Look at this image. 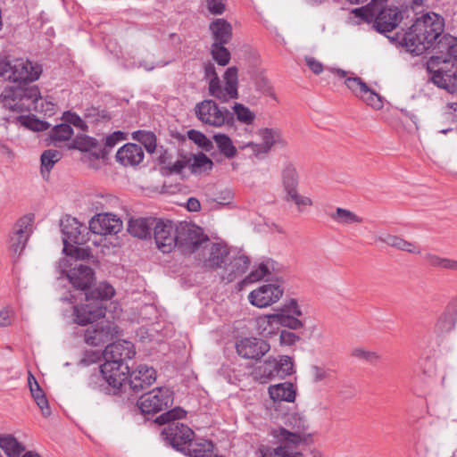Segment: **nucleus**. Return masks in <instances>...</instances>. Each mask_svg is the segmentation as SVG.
Here are the masks:
<instances>
[{"instance_id": "nucleus-38", "label": "nucleus", "mask_w": 457, "mask_h": 457, "mask_svg": "<svg viewBox=\"0 0 457 457\" xmlns=\"http://www.w3.org/2000/svg\"><path fill=\"white\" fill-rule=\"evenodd\" d=\"M212 168V160L204 154H198L189 157V170L192 173H203Z\"/></svg>"}, {"instance_id": "nucleus-63", "label": "nucleus", "mask_w": 457, "mask_h": 457, "mask_svg": "<svg viewBox=\"0 0 457 457\" xmlns=\"http://www.w3.org/2000/svg\"><path fill=\"white\" fill-rule=\"evenodd\" d=\"M85 120L87 123H96L99 120L100 113L96 108H87L84 114Z\"/></svg>"}, {"instance_id": "nucleus-62", "label": "nucleus", "mask_w": 457, "mask_h": 457, "mask_svg": "<svg viewBox=\"0 0 457 457\" xmlns=\"http://www.w3.org/2000/svg\"><path fill=\"white\" fill-rule=\"evenodd\" d=\"M187 168L189 170V158H181L172 163L170 167V172L180 174Z\"/></svg>"}, {"instance_id": "nucleus-23", "label": "nucleus", "mask_w": 457, "mask_h": 457, "mask_svg": "<svg viewBox=\"0 0 457 457\" xmlns=\"http://www.w3.org/2000/svg\"><path fill=\"white\" fill-rule=\"evenodd\" d=\"M66 276L75 288L85 292L88 291V288L95 280L93 270L89 266L83 264H75L67 272Z\"/></svg>"}, {"instance_id": "nucleus-4", "label": "nucleus", "mask_w": 457, "mask_h": 457, "mask_svg": "<svg viewBox=\"0 0 457 457\" xmlns=\"http://www.w3.org/2000/svg\"><path fill=\"white\" fill-rule=\"evenodd\" d=\"M185 416L186 411L180 407H176L156 418V422L160 425L169 423L162 433L170 444L180 451H185L186 448L184 446L191 443L195 435L189 427L174 421Z\"/></svg>"}, {"instance_id": "nucleus-3", "label": "nucleus", "mask_w": 457, "mask_h": 457, "mask_svg": "<svg viewBox=\"0 0 457 457\" xmlns=\"http://www.w3.org/2000/svg\"><path fill=\"white\" fill-rule=\"evenodd\" d=\"M4 106L17 112H43V100L37 86L7 87L0 95Z\"/></svg>"}, {"instance_id": "nucleus-47", "label": "nucleus", "mask_w": 457, "mask_h": 457, "mask_svg": "<svg viewBox=\"0 0 457 457\" xmlns=\"http://www.w3.org/2000/svg\"><path fill=\"white\" fill-rule=\"evenodd\" d=\"M359 98L376 110H379L383 107L381 97L369 87Z\"/></svg>"}, {"instance_id": "nucleus-35", "label": "nucleus", "mask_w": 457, "mask_h": 457, "mask_svg": "<svg viewBox=\"0 0 457 457\" xmlns=\"http://www.w3.org/2000/svg\"><path fill=\"white\" fill-rule=\"evenodd\" d=\"M423 259L425 262L432 268L457 270V260L441 257L430 252L426 253Z\"/></svg>"}, {"instance_id": "nucleus-60", "label": "nucleus", "mask_w": 457, "mask_h": 457, "mask_svg": "<svg viewBox=\"0 0 457 457\" xmlns=\"http://www.w3.org/2000/svg\"><path fill=\"white\" fill-rule=\"evenodd\" d=\"M85 342L87 345L96 346L101 345V339H99V334L96 328H87L85 332Z\"/></svg>"}, {"instance_id": "nucleus-48", "label": "nucleus", "mask_w": 457, "mask_h": 457, "mask_svg": "<svg viewBox=\"0 0 457 457\" xmlns=\"http://www.w3.org/2000/svg\"><path fill=\"white\" fill-rule=\"evenodd\" d=\"M345 84L357 97H360L368 87V85L359 77H347Z\"/></svg>"}, {"instance_id": "nucleus-51", "label": "nucleus", "mask_w": 457, "mask_h": 457, "mask_svg": "<svg viewBox=\"0 0 457 457\" xmlns=\"http://www.w3.org/2000/svg\"><path fill=\"white\" fill-rule=\"evenodd\" d=\"M63 119L66 121V123L69 125L72 124L73 126H75L84 131L87 129L86 120L81 119L79 115H77L74 112H65L63 114Z\"/></svg>"}, {"instance_id": "nucleus-10", "label": "nucleus", "mask_w": 457, "mask_h": 457, "mask_svg": "<svg viewBox=\"0 0 457 457\" xmlns=\"http://www.w3.org/2000/svg\"><path fill=\"white\" fill-rule=\"evenodd\" d=\"M195 112L198 120L212 127H221L233 120L232 113L227 108H220L212 100L197 104Z\"/></svg>"}, {"instance_id": "nucleus-27", "label": "nucleus", "mask_w": 457, "mask_h": 457, "mask_svg": "<svg viewBox=\"0 0 457 457\" xmlns=\"http://www.w3.org/2000/svg\"><path fill=\"white\" fill-rule=\"evenodd\" d=\"M257 324L262 332L267 331L268 334L271 333V330H268V327H271L273 324L280 325L291 330H298L302 328V324L300 322L285 317L282 314L276 313L259 317L257 319Z\"/></svg>"}, {"instance_id": "nucleus-41", "label": "nucleus", "mask_w": 457, "mask_h": 457, "mask_svg": "<svg viewBox=\"0 0 457 457\" xmlns=\"http://www.w3.org/2000/svg\"><path fill=\"white\" fill-rule=\"evenodd\" d=\"M213 139L222 154L227 158H233L237 154V148L234 146L232 140L225 134H216Z\"/></svg>"}, {"instance_id": "nucleus-13", "label": "nucleus", "mask_w": 457, "mask_h": 457, "mask_svg": "<svg viewBox=\"0 0 457 457\" xmlns=\"http://www.w3.org/2000/svg\"><path fill=\"white\" fill-rule=\"evenodd\" d=\"M258 135L262 143L250 142L244 146V148H250L256 156L270 153L272 147L286 148L288 145L287 140L278 128L260 129Z\"/></svg>"}, {"instance_id": "nucleus-39", "label": "nucleus", "mask_w": 457, "mask_h": 457, "mask_svg": "<svg viewBox=\"0 0 457 457\" xmlns=\"http://www.w3.org/2000/svg\"><path fill=\"white\" fill-rule=\"evenodd\" d=\"M276 314H282L285 317L296 320L302 324V328L303 327V322L298 319V317L303 315V312L297 301L294 298L285 302V303L278 310Z\"/></svg>"}, {"instance_id": "nucleus-59", "label": "nucleus", "mask_w": 457, "mask_h": 457, "mask_svg": "<svg viewBox=\"0 0 457 457\" xmlns=\"http://www.w3.org/2000/svg\"><path fill=\"white\" fill-rule=\"evenodd\" d=\"M207 8L212 14H221L225 11V0H206Z\"/></svg>"}, {"instance_id": "nucleus-45", "label": "nucleus", "mask_w": 457, "mask_h": 457, "mask_svg": "<svg viewBox=\"0 0 457 457\" xmlns=\"http://www.w3.org/2000/svg\"><path fill=\"white\" fill-rule=\"evenodd\" d=\"M223 45L221 43H213L212 46V58L221 66L227 65L230 60V54Z\"/></svg>"}, {"instance_id": "nucleus-46", "label": "nucleus", "mask_w": 457, "mask_h": 457, "mask_svg": "<svg viewBox=\"0 0 457 457\" xmlns=\"http://www.w3.org/2000/svg\"><path fill=\"white\" fill-rule=\"evenodd\" d=\"M234 112L237 115V119L245 124L250 125L255 119V114L248 107L242 104L236 103L233 106Z\"/></svg>"}, {"instance_id": "nucleus-52", "label": "nucleus", "mask_w": 457, "mask_h": 457, "mask_svg": "<svg viewBox=\"0 0 457 457\" xmlns=\"http://www.w3.org/2000/svg\"><path fill=\"white\" fill-rule=\"evenodd\" d=\"M299 340L300 337L290 330L282 329L279 333V342L282 345H293Z\"/></svg>"}, {"instance_id": "nucleus-6", "label": "nucleus", "mask_w": 457, "mask_h": 457, "mask_svg": "<svg viewBox=\"0 0 457 457\" xmlns=\"http://www.w3.org/2000/svg\"><path fill=\"white\" fill-rule=\"evenodd\" d=\"M205 77L209 80V94L221 102H228L238 97L237 91V69L229 67L224 73L225 86H222L220 78L212 63L209 62L204 66Z\"/></svg>"}, {"instance_id": "nucleus-26", "label": "nucleus", "mask_w": 457, "mask_h": 457, "mask_svg": "<svg viewBox=\"0 0 457 457\" xmlns=\"http://www.w3.org/2000/svg\"><path fill=\"white\" fill-rule=\"evenodd\" d=\"M402 19L397 8H385L378 14L374 27L381 33L390 32L395 29Z\"/></svg>"}, {"instance_id": "nucleus-33", "label": "nucleus", "mask_w": 457, "mask_h": 457, "mask_svg": "<svg viewBox=\"0 0 457 457\" xmlns=\"http://www.w3.org/2000/svg\"><path fill=\"white\" fill-rule=\"evenodd\" d=\"M0 448L8 457H20L25 451V446L12 435H0Z\"/></svg>"}, {"instance_id": "nucleus-50", "label": "nucleus", "mask_w": 457, "mask_h": 457, "mask_svg": "<svg viewBox=\"0 0 457 457\" xmlns=\"http://www.w3.org/2000/svg\"><path fill=\"white\" fill-rule=\"evenodd\" d=\"M188 137L197 144L199 146L205 150H210L212 145V141L205 137L203 133L196 130L188 131Z\"/></svg>"}, {"instance_id": "nucleus-43", "label": "nucleus", "mask_w": 457, "mask_h": 457, "mask_svg": "<svg viewBox=\"0 0 457 457\" xmlns=\"http://www.w3.org/2000/svg\"><path fill=\"white\" fill-rule=\"evenodd\" d=\"M95 328L99 334L101 344H104L121 335V329L114 323H106L105 325Z\"/></svg>"}, {"instance_id": "nucleus-29", "label": "nucleus", "mask_w": 457, "mask_h": 457, "mask_svg": "<svg viewBox=\"0 0 457 457\" xmlns=\"http://www.w3.org/2000/svg\"><path fill=\"white\" fill-rule=\"evenodd\" d=\"M156 220L154 218L130 219L128 231L135 237L146 238L150 236L152 228L154 229Z\"/></svg>"}, {"instance_id": "nucleus-1", "label": "nucleus", "mask_w": 457, "mask_h": 457, "mask_svg": "<svg viewBox=\"0 0 457 457\" xmlns=\"http://www.w3.org/2000/svg\"><path fill=\"white\" fill-rule=\"evenodd\" d=\"M444 19L435 12L418 18L405 33L403 42L407 51L415 55L432 47L444 31Z\"/></svg>"}, {"instance_id": "nucleus-9", "label": "nucleus", "mask_w": 457, "mask_h": 457, "mask_svg": "<svg viewBox=\"0 0 457 457\" xmlns=\"http://www.w3.org/2000/svg\"><path fill=\"white\" fill-rule=\"evenodd\" d=\"M178 245L184 253H192L209 241L202 228L188 222H178Z\"/></svg>"}, {"instance_id": "nucleus-53", "label": "nucleus", "mask_w": 457, "mask_h": 457, "mask_svg": "<svg viewBox=\"0 0 457 457\" xmlns=\"http://www.w3.org/2000/svg\"><path fill=\"white\" fill-rule=\"evenodd\" d=\"M353 356L360 359H364L370 362L377 361L380 359V356L376 352L366 351L362 348H356L353 351Z\"/></svg>"}, {"instance_id": "nucleus-11", "label": "nucleus", "mask_w": 457, "mask_h": 457, "mask_svg": "<svg viewBox=\"0 0 457 457\" xmlns=\"http://www.w3.org/2000/svg\"><path fill=\"white\" fill-rule=\"evenodd\" d=\"M173 403V393L168 387H158L143 395L138 402L142 412L156 413L170 407Z\"/></svg>"}, {"instance_id": "nucleus-64", "label": "nucleus", "mask_w": 457, "mask_h": 457, "mask_svg": "<svg viewBox=\"0 0 457 457\" xmlns=\"http://www.w3.org/2000/svg\"><path fill=\"white\" fill-rule=\"evenodd\" d=\"M26 126L36 131H42L48 129L46 122L32 119L27 120Z\"/></svg>"}, {"instance_id": "nucleus-2", "label": "nucleus", "mask_w": 457, "mask_h": 457, "mask_svg": "<svg viewBox=\"0 0 457 457\" xmlns=\"http://www.w3.org/2000/svg\"><path fill=\"white\" fill-rule=\"evenodd\" d=\"M85 303L74 306V321L85 326L104 316L105 308L102 301L114 295V288L107 283H100L94 289L82 293Z\"/></svg>"}, {"instance_id": "nucleus-61", "label": "nucleus", "mask_w": 457, "mask_h": 457, "mask_svg": "<svg viewBox=\"0 0 457 457\" xmlns=\"http://www.w3.org/2000/svg\"><path fill=\"white\" fill-rule=\"evenodd\" d=\"M306 65L314 74H320L324 68L322 63L312 56L304 57Z\"/></svg>"}, {"instance_id": "nucleus-36", "label": "nucleus", "mask_w": 457, "mask_h": 457, "mask_svg": "<svg viewBox=\"0 0 457 457\" xmlns=\"http://www.w3.org/2000/svg\"><path fill=\"white\" fill-rule=\"evenodd\" d=\"M330 218L335 222L341 225H351L362 222V219L354 212L341 207H337L336 211L330 214Z\"/></svg>"}, {"instance_id": "nucleus-34", "label": "nucleus", "mask_w": 457, "mask_h": 457, "mask_svg": "<svg viewBox=\"0 0 457 457\" xmlns=\"http://www.w3.org/2000/svg\"><path fill=\"white\" fill-rule=\"evenodd\" d=\"M187 455L189 457H212L213 453V444L212 441L200 439L191 441L187 445Z\"/></svg>"}, {"instance_id": "nucleus-12", "label": "nucleus", "mask_w": 457, "mask_h": 457, "mask_svg": "<svg viewBox=\"0 0 457 457\" xmlns=\"http://www.w3.org/2000/svg\"><path fill=\"white\" fill-rule=\"evenodd\" d=\"M284 291L282 282L276 280L252 290L248 295V300L253 306L267 308L278 303L282 298Z\"/></svg>"}, {"instance_id": "nucleus-5", "label": "nucleus", "mask_w": 457, "mask_h": 457, "mask_svg": "<svg viewBox=\"0 0 457 457\" xmlns=\"http://www.w3.org/2000/svg\"><path fill=\"white\" fill-rule=\"evenodd\" d=\"M276 437L278 445H262L257 452L258 457H303V446L305 439L303 435L281 428Z\"/></svg>"}, {"instance_id": "nucleus-37", "label": "nucleus", "mask_w": 457, "mask_h": 457, "mask_svg": "<svg viewBox=\"0 0 457 457\" xmlns=\"http://www.w3.org/2000/svg\"><path fill=\"white\" fill-rule=\"evenodd\" d=\"M73 135V129L71 125L62 123L53 128L50 132V139L55 146H59L62 142L71 139Z\"/></svg>"}, {"instance_id": "nucleus-8", "label": "nucleus", "mask_w": 457, "mask_h": 457, "mask_svg": "<svg viewBox=\"0 0 457 457\" xmlns=\"http://www.w3.org/2000/svg\"><path fill=\"white\" fill-rule=\"evenodd\" d=\"M42 67L29 59L17 58L4 61L2 77L14 82H33L39 79Z\"/></svg>"}, {"instance_id": "nucleus-17", "label": "nucleus", "mask_w": 457, "mask_h": 457, "mask_svg": "<svg viewBox=\"0 0 457 457\" xmlns=\"http://www.w3.org/2000/svg\"><path fill=\"white\" fill-rule=\"evenodd\" d=\"M123 365L117 364L115 361H104L101 365L100 374L92 375L90 377L91 382L97 383L98 380H104L110 386L117 390L121 387L124 381L128 378L127 373L129 372V366L125 365L124 371Z\"/></svg>"}, {"instance_id": "nucleus-54", "label": "nucleus", "mask_w": 457, "mask_h": 457, "mask_svg": "<svg viewBox=\"0 0 457 457\" xmlns=\"http://www.w3.org/2000/svg\"><path fill=\"white\" fill-rule=\"evenodd\" d=\"M28 383L31 395L35 402L39 400L41 397L45 396L43 390L41 389L36 378L31 373L29 374Z\"/></svg>"}, {"instance_id": "nucleus-49", "label": "nucleus", "mask_w": 457, "mask_h": 457, "mask_svg": "<svg viewBox=\"0 0 457 457\" xmlns=\"http://www.w3.org/2000/svg\"><path fill=\"white\" fill-rule=\"evenodd\" d=\"M270 274L267 264L261 263L255 270H252L245 280L249 283L259 281Z\"/></svg>"}, {"instance_id": "nucleus-25", "label": "nucleus", "mask_w": 457, "mask_h": 457, "mask_svg": "<svg viewBox=\"0 0 457 457\" xmlns=\"http://www.w3.org/2000/svg\"><path fill=\"white\" fill-rule=\"evenodd\" d=\"M375 240L409 253L420 254L421 253L420 247L415 242L407 241L399 236L392 235L385 231L377 235Z\"/></svg>"}, {"instance_id": "nucleus-19", "label": "nucleus", "mask_w": 457, "mask_h": 457, "mask_svg": "<svg viewBox=\"0 0 457 457\" xmlns=\"http://www.w3.org/2000/svg\"><path fill=\"white\" fill-rule=\"evenodd\" d=\"M433 46L436 54L429 58L428 69L436 68L443 61H452L457 58V37L452 35H441Z\"/></svg>"}, {"instance_id": "nucleus-40", "label": "nucleus", "mask_w": 457, "mask_h": 457, "mask_svg": "<svg viewBox=\"0 0 457 457\" xmlns=\"http://www.w3.org/2000/svg\"><path fill=\"white\" fill-rule=\"evenodd\" d=\"M250 264V260L245 255H238L233 258L228 264V276L229 280H233L237 276L242 275L246 271Z\"/></svg>"}, {"instance_id": "nucleus-15", "label": "nucleus", "mask_w": 457, "mask_h": 457, "mask_svg": "<svg viewBox=\"0 0 457 457\" xmlns=\"http://www.w3.org/2000/svg\"><path fill=\"white\" fill-rule=\"evenodd\" d=\"M431 73V80L438 87L448 92L457 89V58L452 61H443L434 69H428Z\"/></svg>"}, {"instance_id": "nucleus-28", "label": "nucleus", "mask_w": 457, "mask_h": 457, "mask_svg": "<svg viewBox=\"0 0 457 457\" xmlns=\"http://www.w3.org/2000/svg\"><path fill=\"white\" fill-rule=\"evenodd\" d=\"M144 159V152L139 145L128 143L116 153V160L124 166H135Z\"/></svg>"}, {"instance_id": "nucleus-16", "label": "nucleus", "mask_w": 457, "mask_h": 457, "mask_svg": "<svg viewBox=\"0 0 457 457\" xmlns=\"http://www.w3.org/2000/svg\"><path fill=\"white\" fill-rule=\"evenodd\" d=\"M34 218L32 215L21 217L14 225L10 237V250L12 253L13 262H17L22 253L29 235L32 231Z\"/></svg>"}, {"instance_id": "nucleus-30", "label": "nucleus", "mask_w": 457, "mask_h": 457, "mask_svg": "<svg viewBox=\"0 0 457 457\" xmlns=\"http://www.w3.org/2000/svg\"><path fill=\"white\" fill-rule=\"evenodd\" d=\"M62 232L63 234L62 241L64 250L67 249L69 243H79L80 236L81 224L76 218L67 217L61 221Z\"/></svg>"}, {"instance_id": "nucleus-21", "label": "nucleus", "mask_w": 457, "mask_h": 457, "mask_svg": "<svg viewBox=\"0 0 457 457\" xmlns=\"http://www.w3.org/2000/svg\"><path fill=\"white\" fill-rule=\"evenodd\" d=\"M236 348L240 356L258 360L270 351V346L262 339L245 337L237 341Z\"/></svg>"}, {"instance_id": "nucleus-22", "label": "nucleus", "mask_w": 457, "mask_h": 457, "mask_svg": "<svg viewBox=\"0 0 457 457\" xmlns=\"http://www.w3.org/2000/svg\"><path fill=\"white\" fill-rule=\"evenodd\" d=\"M135 354L133 344L125 340L109 344L103 353L105 361H115L121 365H124L126 360L132 359Z\"/></svg>"}, {"instance_id": "nucleus-20", "label": "nucleus", "mask_w": 457, "mask_h": 457, "mask_svg": "<svg viewBox=\"0 0 457 457\" xmlns=\"http://www.w3.org/2000/svg\"><path fill=\"white\" fill-rule=\"evenodd\" d=\"M121 228V220L110 212L97 213L89 220V229L94 234H117Z\"/></svg>"}, {"instance_id": "nucleus-18", "label": "nucleus", "mask_w": 457, "mask_h": 457, "mask_svg": "<svg viewBox=\"0 0 457 457\" xmlns=\"http://www.w3.org/2000/svg\"><path fill=\"white\" fill-rule=\"evenodd\" d=\"M229 250L226 245L208 241L199 261L208 269L227 268Z\"/></svg>"}, {"instance_id": "nucleus-56", "label": "nucleus", "mask_w": 457, "mask_h": 457, "mask_svg": "<svg viewBox=\"0 0 457 457\" xmlns=\"http://www.w3.org/2000/svg\"><path fill=\"white\" fill-rule=\"evenodd\" d=\"M14 312L11 307H4L0 310V328L12 325Z\"/></svg>"}, {"instance_id": "nucleus-58", "label": "nucleus", "mask_w": 457, "mask_h": 457, "mask_svg": "<svg viewBox=\"0 0 457 457\" xmlns=\"http://www.w3.org/2000/svg\"><path fill=\"white\" fill-rule=\"evenodd\" d=\"M311 376L313 380V382L318 383L320 381H323L327 379L329 377L328 370L319 367V366H312L311 368Z\"/></svg>"}, {"instance_id": "nucleus-44", "label": "nucleus", "mask_w": 457, "mask_h": 457, "mask_svg": "<svg viewBox=\"0 0 457 457\" xmlns=\"http://www.w3.org/2000/svg\"><path fill=\"white\" fill-rule=\"evenodd\" d=\"M61 153L54 149L46 150L41 154V172L43 176H45L46 172L47 174L50 172L54 163H56L61 159Z\"/></svg>"}, {"instance_id": "nucleus-55", "label": "nucleus", "mask_w": 457, "mask_h": 457, "mask_svg": "<svg viewBox=\"0 0 457 457\" xmlns=\"http://www.w3.org/2000/svg\"><path fill=\"white\" fill-rule=\"evenodd\" d=\"M293 370V363L291 361V359L288 356H284L280 362L278 363L277 366V375L278 376H285L288 375Z\"/></svg>"}, {"instance_id": "nucleus-31", "label": "nucleus", "mask_w": 457, "mask_h": 457, "mask_svg": "<svg viewBox=\"0 0 457 457\" xmlns=\"http://www.w3.org/2000/svg\"><path fill=\"white\" fill-rule=\"evenodd\" d=\"M269 394L274 402L285 401L287 403H293L295 399L294 386L289 382L270 386Z\"/></svg>"}, {"instance_id": "nucleus-14", "label": "nucleus", "mask_w": 457, "mask_h": 457, "mask_svg": "<svg viewBox=\"0 0 457 457\" xmlns=\"http://www.w3.org/2000/svg\"><path fill=\"white\" fill-rule=\"evenodd\" d=\"M178 222L157 220L154 227L156 245L162 253H170L178 245Z\"/></svg>"}, {"instance_id": "nucleus-32", "label": "nucleus", "mask_w": 457, "mask_h": 457, "mask_svg": "<svg viewBox=\"0 0 457 457\" xmlns=\"http://www.w3.org/2000/svg\"><path fill=\"white\" fill-rule=\"evenodd\" d=\"M210 29L215 39L214 43L227 44L232 37V27L224 19H216L210 24Z\"/></svg>"}, {"instance_id": "nucleus-7", "label": "nucleus", "mask_w": 457, "mask_h": 457, "mask_svg": "<svg viewBox=\"0 0 457 457\" xmlns=\"http://www.w3.org/2000/svg\"><path fill=\"white\" fill-rule=\"evenodd\" d=\"M281 183L284 200L287 203L294 204L298 212H303L308 207L313 205V201L311 197L303 195L298 191L299 174L293 163L288 162L282 169Z\"/></svg>"}, {"instance_id": "nucleus-24", "label": "nucleus", "mask_w": 457, "mask_h": 457, "mask_svg": "<svg viewBox=\"0 0 457 457\" xmlns=\"http://www.w3.org/2000/svg\"><path fill=\"white\" fill-rule=\"evenodd\" d=\"M156 380V371L147 365H139L129 378L130 388L138 392L150 386Z\"/></svg>"}, {"instance_id": "nucleus-57", "label": "nucleus", "mask_w": 457, "mask_h": 457, "mask_svg": "<svg viewBox=\"0 0 457 457\" xmlns=\"http://www.w3.org/2000/svg\"><path fill=\"white\" fill-rule=\"evenodd\" d=\"M277 366H278V362L275 360L268 361L262 366H260L259 370L262 371V375L266 378H271L274 376H278L277 375Z\"/></svg>"}, {"instance_id": "nucleus-42", "label": "nucleus", "mask_w": 457, "mask_h": 457, "mask_svg": "<svg viewBox=\"0 0 457 457\" xmlns=\"http://www.w3.org/2000/svg\"><path fill=\"white\" fill-rule=\"evenodd\" d=\"M132 138L140 142L145 150L153 154L156 148V137L153 132L137 130L132 133Z\"/></svg>"}]
</instances>
